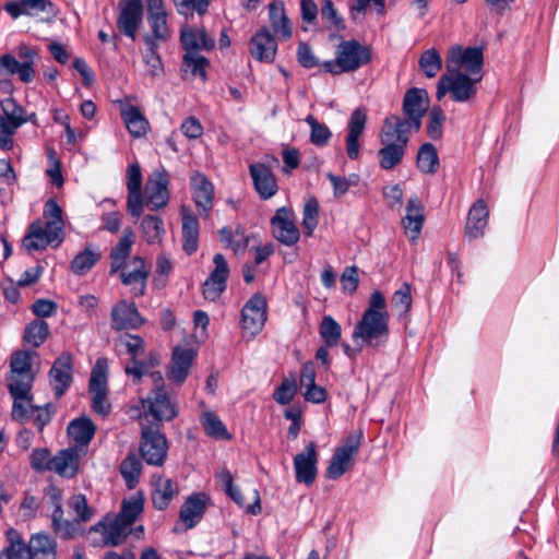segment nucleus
I'll return each instance as SVG.
<instances>
[{"instance_id":"obj_44","label":"nucleus","mask_w":559,"mask_h":559,"mask_svg":"<svg viewBox=\"0 0 559 559\" xmlns=\"http://www.w3.org/2000/svg\"><path fill=\"white\" fill-rule=\"evenodd\" d=\"M269 15L275 35L284 40L289 39L293 34V27L285 14L284 5L282 3H271L269 7Z\"/></svg>"},{"instance_id":"obj_36","label":"nucleus","mask_w":559,"mask_h":559,"mask_svg":"<svg viewBox=\"0 0 559 559\" xmlns=\"http://www.w3.org/2000/svg\"><path fill=\"white\" fill-rule=\"evenodd\" d=\"M95 431L96 427L88 417L75 418L67 428L69 438L74 442L73 447H81L82 452L85 454Z\"/></svg>"},{"instance_id":"obj_16","label":"nucleus","mask_w":559,"mask_h":559,"mask_svg":"<svg viewBox=\"0 0 559 559\" xmlns=\"http://www.w3.org/2000/svg\"><path fill=\"white\" fill-rule=\"evenodd\" d=\"M48 377L55 396L60 399L73 381L72 356L69 353H62L57 357L49 370Z\"/></svg>"},{"instance_id":"obj_30","label":"nucleus","mask_w":559,"mask_h":559,"mask_svg":"<svg viewBox=\"0 0 559 559\" xmlns=\"http://www.w3.org/2000/svg\"><path fill=\"white\" fill-rule=\"evenodd\" d=\"M55 240L59 243L62 240L61 234L37 221L31 224L28 233L23 238V246L28 251L41 250Z\"/></svg>"},{"instance_id":"obj_21","label":"nucleus","mask_w":559,"mask_h":559,"mask_svg":"<svg viewBox=\"0 0 559 559\" xmlns=\"http://www.w3.org/2000/svg\"><path fill=\"white\" fill-rule=\"evenodd\" d=\"M266 320V301L261 295H253L241 311V326L251 335H257Z\"/></svg>"},{"instance_id":"obj_29","label":"nucleus","mask_w":559,"mask_h":559,"mask_svg":"<svg viewBox=\"0 0 559 559\" xmlns=\"http://www.w3.org/2000/svg\"><path fill=\"white\" fill-rule=\"evenodd\" d=\"M180 41L185 53H200L202 50L210 51L215 47V39L207 34L205 28L186 26L181 28Z\"/></svg>"},{"instance_id":"obj_1","label":"nucleus","mask_w":559,"mask_h":559,"mask_svg":"<svg viewBox=\"0 0 559 559\" xmlns=\"http://www.w3.org/2000/svg\"><path fill=\"white\" fill-rule=\"evenodd\" d=\"M371 61V50L358 40L350 39L340 43L336 47L335 59L323 63L326 72L338 75L354 72Z\"/></svg>"},{"instance_id":"obj_22","label":"nucleus","mask_w":559,"mask_h":559,"mask_svg":"<svg viewBox=\"0 0 559 559\" xmlns=\"http://www.w3.org/2000/svg\"><path fill=\"white\" fill-rule=\"evenodd\" d=\"M318 453L314 442L306 445L305 450L294 457L296 481L310 486L314 483L318 473Z\"/></svg>"},{"instance_id":"obj_42","label":"nucleus","mask_w":559,"mask_h":559,"mask_svg":"<svg viewBox=\"0 0 559 559\" xmlns=\"http://www.w3.org/2000/svg\"><path fill=\"white\" fill-rule=\"evenodd\" d=\"M133 245V231L130 227L124 228L123 236L110 252L111 266L110 272L116 273L124 266L126 259L129 257Z\"/></svg>"},{"instance_id":"obj_3","label":"nucleus","mask_w":559,"mask_h":559,"mask_svg":"<svg viewBox=\"0 0 559 559\" xmlns=\"http://www.w3.org/2000/svg\"><path fill=\"white\" fill-rule=\"evenodd\" d=\"M117 345L124 348L130 356V364L126 365L124 372L131 376L135 383L140 382L151 368L159 364V359L154 353H150L147 358H141L145 353V342L139 335L124 334L119 337Z\"/></svg>"},{"instance_id":"obj_18","label":"nucleus","mask_w":559,"mask_h":559,"mask_svg":"<svg viewBox=\"0 0 559 559\" xmlns=\"http://www.w3.org/2000/svg\"><path fill=\"white\" fill-rule=\"evenodd\" d=\"M274 237L283 245L292 247L296 245L300 238V233L293 219V213L286 206L276 210L275 215L271 218Z\"/></svg>"},{"instance_id":"obj_58","label":"nucleus","mask_w":559,"mask_h":559,"mask_svg":"<svg viewBox=\"0 0 559 559\" xmlns=\"http://www.w3.org/2000/svg\"><path fill=\"white\" fill-rule=\"evenodd\" d=\"M319 223V203L317 199L311 198L306 201L302 211V228L307 236H312Z\"/></svg>"},{"instance_id":"obj_51","label":"nucleus","mask_w":559,"mask_h":559,"mask_svg":"<svg viewBox=\"0 0 559 559\" xmlns=\"http://www.w3.org/2000/svg\"><path fill=\"white\" fill-rule=\"evenodd\" d=\"M319 334L328 347H334L341 340L342 328L331 316H324L319 326Z\"/></svg>"},{"instance_id":"obj_34","label":"nucleus","mask_w":559,"mask_h":559,"mask_svg":"<svg viewBox=\"0 0 559 559\" xmlns=\"http://www.w3.org/2000/svg\"><path fill=\"white\" fill-rule=\"evenodd\" d=\"M276 50L277 44L267 28L260 29L250 40V52L258 61L272 62Z\"/></svg>"},{"instance_id":"obj_59","label":"nucleus","mask_w":559,"mask_h":559,"mask_svg":"<svg viewBox=\"0 0 559 559\" xmlns=\"http://www.w3.org/2000/svg\"><path fill=\"white\" fill-rule=\"evenodd\" d=\"M142 471V463L135 454L130 453L121 463L120 472L129 488L138 481Z\"/></svg>"},{"instance_id":"obj_8","label":"nucleus","mask_w":559,"mask_h":559,"mask_svg":"<svg viewBox=\"0 0 559 559\" xmlns=\"http://www.w3.org/2000/svg\"><path fill=\"white\" fill-rule=\"evenodd\" d=\"M484 55L481 48L453 46L449 49L445 67L448 72L483 75Z\"/></svg>"},{"instance_id":"obj_10","label":"nucleus","mask_w":559,"mask_h":559,"mask_svg":"<svg viewBox=\"0 0 559 559\" xmlns=\"http://www.w3.org/2000/svg\"><path fill=\"white\" fill-rule=\"evenodd\" d=\"M34 380L32 354L27 350L14 352L10 360V373L7 377L8 389L27 392V390H32Z\"/></svg>"},{"instance_id":"obj_12","label":"nucleus","mask_w":559,"mask_h":559,"mask_svg":"<svg viewBox=\"0 0 559 559\" xmlns=\"http://www.w3.org/2000/svg\"><path fill=\"white\" fill-rule=\"evenodd\" d=\"M8 542H13L17 552L25 551L27 559H56V543L45 534L32 536L26 545L20 533L10 528L7 531Z\"/></svg>"},{"instance_id":"obj_54","label":"nucleus","mask_w":559,"mask_h":559,"mask_svg":"<svg viewBox=\"0 0 559 559\" xmlns=\"http://www.w3.org/2000/svg\"><path fill=\"white\" fill-rule=\"evenodd\" d=\"M219 239L226 248H230L235 252L242 251L248 246V237L240 227H237L235 230L223 227L219 230Z\"/></svg>"},{"instance_id":"obj_25","label":"nucleus","mask_w":559,"mask_h":559,"mask_svg":"<svg viewBox=\"0 0 559 559\" xmlns=\"http://www.w3.org/2000/svg\"><path fill=\"white\" fill-rule=\"evenodd\" d=\"M84 455L85 453L82 452L81 447H70L60 450L52 457L50 472H55L64 478H73L79 472L80 461Z\"/></svg>"},{"instance_id":"obj_31","label":"nucleus","mask_w":559,"mask_h":559,"mask_svg":"<svg viewBox=\"0 0 559 559\" xmlns=\"http://www.w3.org/2000/svg\"><path fill=\"white\" fill-rule=\"evenodd\" d=\"M489 211L483 199H478L469 209L464 235L468 240L480 238L488 225Z\"/></svg>"},{"instance_id":"obj_64","label":"nucleus","mask_w":559,"mask_h":559,"mask_svg":"<svg viewBox=\"0 0 559 559\" xmlns=\"http://www.w3.org/2000/svg\"><path fill=\"white\" fill-rule=\"evenodd\" d=\"M52 457L50 451L46 448L34 449L29 455L31 467L38 473L50 472Z\"/></svg>"},{"instance_id":"obj_24","label":"nucleus","mask_w":559,"mask_h":559,"mask_svg":"<svg viewBox=\"0 0 559 559\" xmlns=\"http://www.w3.org/2000/svg\"><path fill=\"white\" fill-rule=\"evenodd\" d=\"M192 199L203 217H209L213 207L214 186L209 178L199 171L192 174L190 178Z\"/></svg>"},{"instance_id":"obj_52","label":"nucleus","mask_w":559,"mask_h":559,"mask_svg":"<svg viewBox=\"0 0 559 559\" xmlns=\"http://www.w3.org/2000/svg\"><path fill=\"white\" fill-rule=\"evenodd\" d=\"M214 0H173L178 14L190 17L194 14L203 16Z\"/></svg>"},{"instance_id":"obj_35","label":"nucleus","mask_w":559,"mask_h":559,"mask_svg":"<svg viewBox=\"0 0 559 559\" xmlns=\"http://www.w3.org/2000/svg\"><path fill=\"white\" fill-rule=\"evenodd\" d=\"M182 217V249L189 255L193 254L199 247V221L192 211L181 206Z\"/></svg>"},{"instance_id":"obj_20","label":"nucleus","mask_w":559,"mask_h":559,"mask_svg":"<svg viewBox=\"0 0 559 559\" xmlns=\"http://www.w3.org/2000/svg\"><path fill=\"white\" fill-rule=\"evenodd\" d=\"M143 4L141 0H123L120 3V13L117 19L119 31L135 40L138 29L142 23Z\"/></svg>"},{"instance_id":"obj_63","label":"nucleus","mask_w":559,"mask_h":559,"mask_svg":"<svg viewBox=\"0 0 559 559\" xmlns=\"http://www.w3.org/2000/svg\"><path fill=\"white\" fill-rule=\"evenodd\" d=\"M147 21L155 41H166L169 38V28L167 25V14L148 15Z\"/></svg>"},{"instance_id":"obj_57","label":"nucleus","mask_w":559,"mask_h":559,"mask_svg":"<svg viewBox=\"0 0 559 559\" xmlns=\"http://www.w3.org/2000/svg\"><path fill=\"white\" fill-rule=\"evenodd\" d=\"M419 67L429 79L435 78L442 68V59L436 48L424 51L419 58Z\"/></svg>"},{"instance_id":"obj_61","label":"nucleus","mask_w":559,"mask_h":559,"mask_svg":"<svg viewBox=\"0 0 559 559\" xmlns=\"http://www.w3.org/2000/svg\"><path fill=\"white\" fill-rule=\"evenodd\" d=\"M353 457L335 451L326 468V477L337 479L346 473L352 464Z\"/></svg>"},{"instance_id":"obj_7","label":"nucleus","mask_w":559,"mask_h":559,"mask_svg":"<svg viewBox=\"0 0 559 559\" xmlns=\"http://www.w3.org/2000/svg\"><path fill=\"white\" fill-rule=\"evenodd\" d=\"M168 452L166 436L160 431L158 424H141L140 453L142 459L154 466H162Z\"/></svg>"},{"instance_id":"obj_5","label":"nucleus","mask_w":559,"mask_h":559,"mask_svg":"<svg viewBox=\"0 0 559 559\" xmlns=\"http://www.w3.org/2000/svg\"><path fill=\"white\" fill-rule=\"evenodd\" d=\"M429 107L428 93L424 88L413 87L408 90L403 98V111L405 118L399 116H390L384 119V122H390L391 126H400L403 123L404 131L409 132L411 129L418 131L421 128V118L427 112Z\"/></svg>"},{"instance_id":"obj_17","label":"nucleus","mask_w":559,"mask_h":559,"mask_svg":"<svg viewBox=\"0 0 559 559\" xmlns=\"http://www.w3.org/2000/svg\"><path fill=\"white\" fill-rule=\"evenodd\" d=\"M214 269L203 284V296L210 301H216L226 289L229 275L228 264L222 253L213 258Z\"/></svg>"},{"instance_id":"obj_50","label":"nucleus","mask_w":559,"mask_h":559,"mask_svg":"<svg viewBox=\"0 0 559 559\" xmlns=\"http://www.w3.org/2000/svg\"><path fill=\"white\" fill-rule=\"evenodd\" d=\"M417 167L425 174L433 175L439 168V157L436 147L431 143L420 146L417 154Z\"/></svg>"},{"instance_id":"obj_47","label":"nucleus","mask_w":559,"mask_h":559,"mask_svg":"<svg viewBox=\"0 0 559 559\" xmlns=\"http://www.w3.org/2000/svg\"><path fill=\"white\" fill-rule=\"evenodd\" d=\"M144 43L146 46L143 53V61L147 67V72L151 76H159L164 72L160 56L157 52L158 44L150 34L144 35Z\"/></svg>"},{"instance_id":"obj_33","label":"nucleus","mask_w":559,"mask_h":559,"mask_svg":"<svg viewBox=\"0 0 559 559\" xmlns=\"http://www.w3.org/2000/svg\"><path fill=\"white\" fill-rule=\"evenodd\" d=\"M205 510L206 496L204 493L189 496L179 512V519L185 524L186 530L193 528L203 518Z\"/></svg>"},{"instance_id":"obj_60","label":"nucleus","mask_w":559,"mask_h":559,"mask_svg":"<svg viewBox=\"0 0 559 559\" xmlns=\"http://www.w3.org/2000/svg\"><path fill=\"white\" fill-rule=\"evenodd\" d=\"M306 122L310 127V142L317 146H324L332 136L330 129L320 123L312 115L307 116Z\"/></svg>"},{"instance_id":"obj_26","label":"nucleus","mask_w":559,"mask_h":559,"mask_svg":"<svg viewBox=\"0 0 559 559\" xmlns=\"http://www.w3.org/2000/svg\"><path fill=\"white\" fill-rule=\"evenodd\" d=\"M194 357L195 352L192 348L175 347L168 367L167 378L176 384H182L189 374Z\"/></svg>"},{"instance_id":"obj_48","label":"nucleus","mask_w":559,"mask_h":559,"mask_svg":"<svg viewBox=\"0 0 559 559\" xmlns=\"http://www.w3.org/2000/svg\"><path fill=\"white\" fill-rule=\"evenodd\" d=\"M68 507L75 514V519L70 520V522H76L79 534L81 531L80 524L91 521L95 514V510L88 506L85 496L82 493L73 495L68 501Z\"/></svg>"},{"instance_id":"obj_56","label":"nucleus","mask_w":559,"mask_h":559,"mask_svg":"<svg viewBox=\"0 0 559 559\" xmlns=\"http://www.w3.org/2000/svg\"><path fill=\"white\" fill-rule=\"evenodd\" d=\"M49 333L48 324L43 320L32 321L25 329L24 341L33 347L40 346Z\"/></svg>"},{"instance_id":"obj_62","label":"nucleus","mask_w":559,"mask_h":559,"mask_svg":"<svg viewBox=\"0 0 559 559\" xmlns=\"http://www.w3.org/2000/svg\"><path fill=\"white\" fill-rule=\"evenodd\" d=\"M44 217L47 219L46 225L49 226V228L62 235V210L53 199H49L45 203Z\"/></svg>"},{"instance_id":"obj_46","label":"nucleus","mask_w":559,"mask_h":559,"mask_svg":"<svg viewBox=\"0 0 559 559\" xmlns=\"http://www.w3.org/2000/svg\"><path fill=\"white\" fill-rule=\"evenodd\" d=\"M144 509V498L141 493L133 495L129 499H124L121 503L120 512L116 515L117 519L122 521L128 526L136 521Z\"/></svg>"},{"instance_id":"obj_4","label":"nucleus","mask_w":559,"mask_h":559,"mask_svg":"<svg viewBox=\"0 0 559 559\" xmlns=\"http://www.w3.org/2000/svg\"><path fill=\"white\" fill-rule=\"evenodd\" d=\"M389 319L390 317L374 316L370 311H365L353 330V341L360 347L383 346L389 338Z\"/></svg>"},{"instance_id":"obj_41","label":"nucleus","mask_w":559,"mask_h":559,"mask_svg":"<svg viewBox=\"0 0 559 559\" xmlns=\"http://www.w3.org/2000/svg\"><path fill=\"white\" fill-rule=\"evenodd\" d=\"M10 395L13 399L11 416L14 420L25 423L31 419V413L35 405L33 402L32 390L27 392H20L12 389H8Z\"/></svg>"},{"instance_id":"obj_55","label":"nucleus","mask_w":559,"mask_h":559,"mask_svg":"<svg viewBox=\"0 0 559 559\" xmlns=\"http://www.w3.org/2000/svg\"><path fill=\"white\" fill-rule=\"evenodd\" d=\"M201 424L203 426L204 431L207 436L215 439H229L230 435L228 433L225 425L218 418V416L213 412H206L201 417Z\"/></svg>"},{"instance_id":"obj_40","label":"nucleus","mask_w":559,"mask_h":559,"mask_svg":"<svg viewBox=\"0 0 559 559\" xmlns=\"http://www.w3.org/2000/svg\"><path fill=\"white\" fill-rule=\"evenodd\" d=\"M424 207L417 197L411 198L406 206V215L402 219V225L406 233H411L413 240L418 238V235L424 224Z\"/></svg>"},{"instance_id":"obj_39","label":"nucleus","mask_w":559,"mask_h":559,"mask_svg":"<svg viewBox=\"0 0 559 559\" xmlns=\"http://www.w3.org/2000/svg\"><path fill=\"white\" fill-rule=\"evenodd\" d=\"M95 530L100 532L106 546L121 545L131 534V527L117 518L109 523H98Z\"/></svg>"},{"instance_id":"obj_14","label":"nucleus","mask_w":559,"mask_h":559,"mask_svg":"<svg viewBox=\"0 0 559 559\" xmlns=\"http://www.w3.org/2000/svg\"><path fill=\"white\" fill-rule=\"evenodd\" d=\"M49 504L52 508L51 526L53 532L62 539H71L78 535L76 522L63 519L62 491L51 485L46 490Z\"/></svg>"},{"instance_id":"obj_6","label":"nucleus","mask_w":559,"mask_h":559,"mask_svg":"<svg viewBox=\"0 0 559 559\" xmlns=\"http://www.w3.org/2000/svg\"><path fill=\"white\" fill-rule=\"evenodd\" d=\"M483 75H469L466 73L448 72L443 74L437 85V99L441 100L447 93L457 103H467L474 98L477 93V83Z\"/></svg>"},{"instance_id":"obj_19","label":"nucleus","mask_w":559,"mask_h":559,"mask_svg":"<svg viewBox=\"0 0 559 559\" xmlns=\"http://www.w3.org/2000/svg\"><path fill=\"white\" fill-rule=\"evenodd\" d=\"M148 275L150 270L145 261L141 257H134L129 265L121 269L120 280L122 284L131 286V294L134 297H141L145 295Z\"/></svg>"},{"instance_id":"obj_38","label":"nucleus","mask_w":559,"mask_h":559,"mask_svg":"<svg viewBox=\"0 0 559 559\" xmlns=\"http://www.w3.org/2000/svg\"><path fill=\"white\" fill-rule=\"evenodd\" d=\"M2 115L0 116V128L16 132V130L27 122L25 110L17 105L13 98H7L1 103Z\"/></svg>"},{"instance_id":"obj_27","label":"nucleus","mask_w":559,"mask_h":559,"mask_svg":"<svg viewBox=\"0 0 559 559\" xmlns=\"http://www.w3.org/2000/svg\"><path fill=\"white\" fill-rule=\"evenodd\" d=\"M249 173L261 199L269 200L276 194L278 190L277 181L269 166L262 163L251 164Z\"/></svg>"},{"instance_id":"obj_53","label":"nucleus","mask_w":559,"mask_h":559,"mask_svg":"<svg viewBox=\"0 0 559 559\" xmlns=\"http://www.w3.org/2000/svg\"><path fill=\"white\" fill-rule=\"evenodd\" d=\"M207 67L209 60L200 53L189 52L182 57V71L190 72L194 78L205 81Z\"/></svg>"},{"instance_id":"obj_37","label":"nucleus","mask_w":559,"mask_h":559,"mask_svg":"<svg viewBox=\"0 0 559 559\" xmlns=\"http://www.w3.org/2000/svg\"><path fill=\"white\" fill-rule=\"evenodd\" d=\"M178 485L169 478L158 476L154 481V489L151 493L152 503L157 510H165L173 498L178 495Z\"/></svg>"},{"instance_id":"obj_23","label":"nucleus","mask_w":559,"mask_h":559,"mask_svg":"<svg viewBox=\"0 0 559 559\" xmlns=\"http://www.w3.org/2000/svg\"><path fill=\"white\" fill-rule=\"evenodd\" d=\"M111 328L117 331L138 329L145 323L133 301L122 299L111 308Z\"/></svg>"},{"instance_id":"obj_43","label":"nucleus","mask_w":559,"mask_h":559,"mask_svg":"<svg viewBox=\"0 0 559 559\" xmlns=\"http://www.w3.org/2000/svg\"><path fill=\"white\" fill-rule=\"evenodd\" d=\"M121 116L130 134L134 138H141L146 134L148 121L142 115L141 110L132 105L121 109Z\"/></svg>"},{"instance_id":"obj_11","label":"nucleus","mask_w":559,"mask_h":559,"mask_svg":"<svg viewBox=\"0 0 559 559\" xmlns=\"http://www.w3.org/2000/svg\"><path fill=\"white\" fill-rule=\"evenodd\" d=\"M107 359L98 358L93 367L90 379L92 408L96 414L103 417L107 416L111 412V404L107 396Z\"/></svg>"},{"instance_id":"obj_32","label":"nucleus","mask_w":559,"mask_h":559,"mask_svg":"<svg viewBox=\"0 0 559 559\" xmlns=\"http://www.w3.org/2000/svg\"><path fill=\"white\" fill-rule=\"evenodd\" d=\"M367 122V115L361 108H356L348 120V133L346 136V152L352 160L359 157V136L362 134Z\"/></svg>"},{"instance_id":"obj_49","label":"nucleus","mask_w":559,"mask_h":559,"mask_svg":"<svg viewBox=\"0 0 559 559\" xmlns=\"http://www.w3.org/2000/svg\"><path fill=\"white\" fill-rule=\"evenodd\" d=\"M141 228L145 240L150 245L162 243L165 228L163 219L156 215H145L141 222Z\"/></svg>"},{"instance_id":"obj_15","label":"nucleus","mask_w":559,"mask_h":559,"mask_svg":"<svg viewBox=\"0 0 559 559\" xmlns=\"http://www.w3.org/2000/svg\"><path fill=\"white\" fill-rule=\"evenodd\" d=\"M169 177L164 168L155 169L146 183V206L151 211L165 207L169 202Z\"/></svg>"},{"instance_id":"obj_2","label":"nucleus","mask_w":559,"mask_h":559,"mask_svg":"<svg viewBox=\"0 0 559 559\" xmlns=\"http://www.w3.org/2000/svg\"><path fill=\"white\" fill-rule=\"evenodd\" d=\"M403 123L391 126L383 122L380 141L383 145L378 152L379 166L384 170H391L403 160L405 150L409 141V132L404 131Z\"/></svg>"},{"instance_id":"obj_9","label":"nucleus","mask_w":559,"mask_h":559,"mask_svg":"<svg viewBox=\"0 0 559 559\" xmlns=\"http://www.w3.org/2000/svg\"><path fill=\"white\" fill-rule=\"evenodd\" d=\"M16 53L20 60L9 53L0 58V71L10 75L17 74L22 82L29 83L35 78L34 60L37 50L22 44L17 47Z\"/></svg>"},{"instance_id":"obj_28","label":"nucleus","mask_w":559,"mask_h":559,"mask_svg":"<svg viewBox=\"0 0 559 559\" xmlns=\"http://www.w3.org/2000/svg\"><path fill=\"white\" fill-rule=\"evenodd\" d=\"M3 8L12 19L21 15L36 16L39 13H47L48 17L56 16L55 7L50 0L10 1Z\"/></svg>"},{"instance_id":"obj_45","label":"nucleus","mask_w":559,"mask_h":559,"mask_svg":"<svg viewBox=\"0 0 559 559\" xmlns=\"http://www.w3.org/2000/svg\"><path fill=\"white\" fill-rule=\"evenodd\" d=\"M102 258L99 249L93 245H88L79 252L70 263V270L75 275L86 274Z\"/></svg>"},{"instance_id":"obj_13","label":"nucleus","mask_w":559,"mask_h":559,"mask_svg":"<svg viewBox=\"0 0 559 559\" xmlns=\"http://www.w3.org/2000/svg\"><path fill=\"white\" fill-rule=\"evenodd\" d=\"M144 417L152 416L156 421H170L178 415V406L170 400L164 386L152 390L151 394L142 400Z\"/></svg>"}]
</instances>
